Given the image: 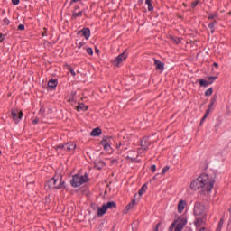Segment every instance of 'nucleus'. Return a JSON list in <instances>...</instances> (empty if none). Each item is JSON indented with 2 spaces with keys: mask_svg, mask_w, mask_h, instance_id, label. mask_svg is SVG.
Wrapping results in <instances>:
<instances>
[{
  "mask_svg": "<svg viewBox=\"0 0 231 231\" xmlns=\"http://www.w3.org/2000/svg\"><path fill=\"white\" fill-rule=\"evenodd\" d=\"M190 188L192 190L201 189L203 194L206 192H212V189H214V180H210L208 175L204 173L190 183Z\"/></svg>",
  "mask_w": 231,
  "mask_h": 231,
  "instance_id": "1",
  "label": "nucleus"
},
{
  "mask_svg": "<svg viewBox=\"0 0 231 231\" xmlns=\"http://www.w3.org/2000/svg\"><path fill=\"white\" fill-rule=\"evenodd\" d=\"M88 174H85L84 176H79V174H76L72 177V180H70L71 187H74V189H77V187H80L83 185V183H88Z\"/></svg>",
  "mask_w": 231,
  "mask_h": 231,
  "instance_id": "2",
  "label": "nucleus"
},
{
  "mask_svg": "<svg viewBox=\"0 0 231 231\" xmlns=\"http://www.w3.org/2000/svg\"><path fill=\"white\" fill-rule=\"evenodd\" d=\"M193 214L195 217H201L205 215V204L201 202H196L193 208Z\"/></svg>",
  "mask_w": 231,
  "mask_h": 231,
  "instance_id": "3",
  "label": "nucleus"
},
{
  "mask_svg": "<svg viewBox=\"0 0 231 231\" xmlns=\"http://www.w3.org/2000/svg\"><path fill=\"white\" fill-rule=\"evenodd\" d=\"M47 185H48L49 189H62V188L65 187L64 186V181H62V180H60V181L59 182V180L57 179H55V177H52L47 182Z\"/></svg>",
  "mask_w": 231,
  "mask_h": 231,
  "instance_id": "4",
  "label": "nucleus"
},
{
  "mask_svg": "<svg viewBox=\"0 0 231 231\" xmlns=\"http://www.w3.org/2000/svg\"><path fill=\"white\" fill-rule=\"evenodd\" d=\"M54 149H56V151H58V149H61L62 151H75V149H77V143L69 142L65 144L57 145Z\"/></svg>",
  "mask_w": 231,
  "mask_h": 231,
  "instance_id": "5",
  "label": "nucleus"
},
{
  "mask_svg": "<svg viewBox=\"0 0 231 231\" xmlns=\"http://www.w3.org/2000/svg\"><path fill=\"white\" fill-rule=\"evenodd\" d=\"M141 148L138 149V152H142L143 151H147L149 147H151V141L148 136H144L141 139Z\"/></svg>",
  "mask_w": 231,
  "mask_h": 231,
  "instance_id": "6",
  "label": "nucleus"
},
{
  "mask_svg": "<svg viewBox=\"0 0 231 231\" xmlns=\"http://www.w3.org/2000/svg\"><path fill=\"white\" fill-rule=\"evenodd\" d=\"M23 111L17 110V109H13L11 111V116L14 122V124H19V122H21V118H23Z\"/></svg>",
  "mask_w": 231,
  "mask_h": 231,
  "instance_id": "7",
  "label": "nucleus"
},
{
  "mask_svg": "<svg viewBox=\"0 0 231 231\" xmlns=\"http://www.w3.org/2000/svg\"><path fill=\"white\" fill-rule=\"evenodd\" d=\"M125 59H127V51H125L124 52H122L121 54H119L114 60V66H116V68H118V66H120V64H122V62L124 60H125Z\"/></svg>",
  "mask_w": 231,
  "mask_h": 231,
  "instance_id": "8",
  "label": "nucleus"
},
{
  "mask_svg": "<svg viewBox=\"0 0 231 231\" xmlns=\"http://www.w3.org/2000/svg\"><path fill=\"white\" fill-rule=\"evenodd\" d=\"M154 64H155V69L157 71H163L165 69V64L162 63L160 60H156V58L153 59Z\"/></svg>",
  "mask_w": 231,
  "mask_h": 231,
  "instance_id": "9",
  "label": "nucleus"
},
{
  "mask_svg": "<svg viewBox=\"0 0 231 231\" xmlns=\"http://www.w3.org/2000/svg\"><path fill=\"white\" fill-rule=\"evenodd\" d=\"M194 225L196 228H201L203 225H205V216H202L200 217H196V220L194 221Z\"/></svg>",
  "mask_w": 231,
  "mask_h": 231,
  "instance_id": "10",
  "label": "nucleus"
},
{
  "mask_svg": "<svg viewBox=\"0 0 231 231\" xmlns=\"http://www.w3.org/2000/svg\"><path fill=\"white\" fill-rule=\"evenodd\" d=\"M79 33H82L83 37L88 41L91 35V30L89 28H83Z\"/></svg>",
  "mask_w": 231,
  "mask_h": 231,
  "instance_id": "11",
  "label": "nucleus"
},
{
  "mask_svg": "<svg viewBox=\"0 0 231 231\" xmlns=\"http://www.w3.org/2000/svg\"><path fill=\"white\" fill-rule=\"evenodd\" d=\"M134 205H136V200L133 199L124 209V214H127L129 210H132V208H134Z\"/></svg>",
  "mask_w": 231,
  "mask_h": 231,
  "instance_id": "12",
  "label": "nucleus"
},
{
  "mask_svg": "<svg viewBox=\"0 0 231 231\" xmlns=\"http://www.w3.org/2000/svg\"><path fill=\"white\" fill-rule=\"evenodd\" d=\"M185 207H187V202L183 199L180 200V202L178 204L179 214H181V212H183V210H185Z\"/></svg>",
  "mask_w": 231,
  "mask_h": 231,
  "instance_id": "13",
  "label": "nucleus"
},
{
  "mask_svg": "<svg viewBox=\"0 0 231 231\" xmlns=\"http://www.w3.org/2000/svg\"><path fill=\"white\" fill-rule=\"evenodd\" d=\"M127 145H129V142L126 141H119L118 143H116V149H120L122 147V150L127 149Z\"/></svg>",
  "mask_w": 231,
  "mask_h": 231,
  "instance_id": "14",
  "label": "nucleus"
},
{
  "mask_svg": "<svg viewBox=\"0 0 231 231\" xmlns=\"http://www.w3.org/2000/svg\"><path fill=\"white\" fill-rule=\"evenodd\" d=\"M106 212H107V208L103 204L102 207L98 208V209H97V216H98V217H101V216H104V214H106Z\"/></svg>",
  "mask_w": 231,
  "mask_h": 231,
  "instance_id": "15",
  "label": "nucleus"
},
{
  "mask_svg": "<svg viewBox=\"0 0 231 231\" xmlns=\"http://www.w3.org/2000/svg\"><path fill=\"white\" fill-rule=\"evenodd\" d=\"M102 134V129L97 127L93 129L90 133V136H100Z\"/></svg>",
  "mask_w": 231,
  "mask_h": 231,
  "instance_id": "16",
  "label": "nucleus"
},
{
  "mask_svg": "<svg viewBox=\"0 0 231 231\" xmlns=\"http://www.w3.org/2000/svg\"><path fill=\"white\" fill-rule=\"evenodd\" d=\"M101 145L104 146L105 151H109V149H111V144H109V143H107V139H106V138L102 139Z\"/></svg>",
  "mask_w": 231,
  "mask_h": 231,
  "instance_id": "17",
  "label": "nucleus"
},
{
  "mask_svg": "<svg viewBox=\"0 0 231 231\" xmlns=\"http://www.w3.org/2000/svg\"><path fill=\"white\" fill-rule=\"evenodd\" d=\"M57 79H51L48 82V88H50L51 89H55L57 88Z\"/></svg>",
  "mask_w": 231,
  "mask_h": 231,
  "instance_id": "18",
  "label": "nucleus"
},
{
  "mask_svg": "<svg viewBox=\"0 0 231 231\" xmlns=\"http://www.w3.org/2000/svg\"><path fill=\"white\" fill-rule=\"evenodd\" d=\"M106 230H109V225H107L106 223L99 224L97 227V231H106Z\"/></svg>",
  "mask_w": 231,
  "mask_h": 231,
  "instance_id": "19",
  "label": "nucleus"
},
{
  "mask_svg": "<svg viewBox=\"0 0 231 231\" xmlns=\"http://www.w3.org/2000/svg\"><path fill=\"white\" fill-rule=\"evenodd\" d=\"M88 106H85L84 103H79V106H76L77 111H88Z\"/></svg>",
  "mask_w": 231,
  "mask_h": 231,
  "instance_id": "20",
  "label": "nucleus"
},
{
  "mask_svg": "<svg viewBox=\"0 0 231 231\" xmlns=\"http://www.w3.org/2000/svg\"><path fill=\"white\" fill-rule=\"evenodd\" d=\"M104 206L106 208V210L108 208H116V203H115L114 201L107 202L106 204H104Z\"/></svg>",
  "mask_w": 231,
  "mask_h": 231,
  "instance_id": "21",
  "label": "nucleus"
},
{
  "mask_svg": "<svg viewBox=\"0 0 231 231\" xmlns=\"http://www.w3.org/2000/svg\"><path fill=\"white\" fill-rule=\"evenodd\" d=\"M210 109H211V108L208 107V108L206 110V113H205L204 116L202 117V119H201V121H200V125H203V122H205V119H207V118L208 117V115H210Z\"/></svg>",
  "mask_w": 231,
  "mask_h": 231,
  "instance_id": "22",
  "label": "nucleus"
},
{
  "mask_svg": "<svg viewBox=\"0 0 231 231\" xmlns=\"http://www.w3.org/2000/svg\"><path fill=\"white\" fill-rule=\"evenodd\" d=\"M147 190V184H143L142 188L139 189V196H143L144 192Z\"/></svg>",
  "mask_w": 231,
  "mask_h": 231,
  "instance_id": "23",
  "label": "nucleus"
},
{
  "mask_svg": "<svg viewBox=\"0 0 231 231\" xmlns=\"http://www.w3.org/2000/svg\"><path fill=\"white\" fill-rule=\"evenodd\" d=\"M212 84V81H207L205 79H200L199 80V85L203 86L204 88H207V86Z\"/></svg>",
  "mask_w": 231,
  "mask_h": 231,
  "instance_id": "24",
  "label": "nucleus"
},
{
  "mask_svg": "<svg viewBox=\"0 0 231 231\" xmlns=\"http://www.w3.org/2000/svg\"><path fill=\"white\" fill-rule=\"evenodd\" d=\"M216 100H217V95H214L210 100V104L208 105L209 108H212V106L216 104Z\"/></svg>",
  "mask_w": 231,
  "mask_h": 231,
  "instance_id": "25",
  "label": "nucleus"
},
{
  "mask_svg": "<svg viewBox=\"0 0 231 231\" xmlns=\"http://www.w3.org/2000/svg\"><path fill=\"white\" fill-rule=\"evenodd\" d=\"M83 12L79 11V12H73L72 13V17L73 19H77V17H82Z\"/></svg>",
  "mask_w": 231,
  "mask_h": 231,
  "instance_id": "26",
  "label": "nucleus"
},
{
  "mask_svg": "<svg viewBox=\"0 0 231 231\" xmlns=\"http://www.w3.org/2000/svg\"><path fill=\"white\" fill-rule=\"evenodd\" d=\"M212 93H214V89L210 88L205 91V97H210Z\"/></svg>",
  "mask_w": 231,
  "mask_h": 231,
  "instance_id": "27",
  "label": "nucleus"
},
{
  "mask_svg": "<svg viewBox=\"0 0 231 231\" xmlns=\"http://www.w3.org/2000/svg\"><path fill=\"white\" fill-rule=\"evenodd\" d=\"M214 23H210L209 24H208V28H209V30H210V33H214V32H216V29L214 28Z\"/></svg>",
  "mask_w": 231,
  "mask_h": 231,
  "instance_id": "28",
  "label": "nucleus"
},
{
  "mask_svg": "<svg viewBox=\"0 0 231 231\" xmlns=\"http://www.w3.org/2000/svg\"><path fill=\"white\" fill-rule=\"evenodd\" d=\"M199 3H203L200 0H197L195 2L191 3V8H194L195 6H198V5H199Z\"/></svg>",
  "mask_w": 231,
  "mask_h": 231,
  "instance_id": "29",
  "label": "nucleus"
},
{
  "mask_svg": "<svg viewBox=\"0 0 231 231\" xmlns=\"http://www.w3.org/2000/svg\"><path fill=\"white\" fill-rule=\"evenodd\" d=\"M66 67H67V69H69V71H70L71 75L73 77H75V70H73V69H71V66L66 65Z\"/></svg>",
  "mask_w": 231,
  "mask_h": 231,
  "instance_id": "30",
  "label": "nucleus"
},
{
  "mask_svg": "<svg viewBox=\"0 0 231 231\" xmlns=\"http://www.w3.org/2000/svg\"><path fill=\"white\" fill-rule=\"evenodd\" d=\"M179 225H180V226H182L184 227L185 225H187V219L186 218L180 219Z\"/></svg>",
  "mask_w": 231,
  "mask_h": 231,
  "instance_id": "31",
  "label": "nucleus"
},
{
  "mask_svg": "<svg viewBox=\"0 0 231 231\" xmlns=\"http://www.w3.org/2000/svg\"><path fill=\"white\" fill-rule=\"evenodd\" d=\"M183 230V226H180V224H178L175 227L174 231H181Z\"/></svg>",
  "mask_w": 231,
  "mask_h": 231,
  "instance_id": "32",
  "label": "nucleus"
},
{
  "mask_svg": "<svg viewBox=\"0 0 231 231\" xmlns=\"http://www.w3.org/2000/svg\"><path fill=\"white\" fill-rule=\"evenodd\" d=\"M171 39L172 41H174L176 42V44H180L181 42V39L180 38L174 39V37H171Z\"/></svg>",
  "mask_w": 231,
  "mask_h": 231,
  "instance_id": "33",
  "label": "nucleus"
},
{
  "mask_svg": "<svg viewBox=\"0 0 231 231\" xmlns=\"http://www.w3.org/2000/svg\"><path fill=\"white\" fill-rule=\"evenodd\" d=\"M169 169H171V167L165 166V167L162 169L161 174H162V175L165 174V172H167V171H169Z\"/></svg>",
  "mask_w": 231,
  "mask_h": 231,
  "instance_id": "34",
  "label": "nucleus"
},
{
  "mask_svg": "<svg viewBox=\"0 0 231 231\" xmlns=\"http://www.w3.org/2000/svg\"><path fill=\"white\" fill-rule=\"evenodd\" d=\"M5 26H8L10 24V20L8 18H5L3 21Z\"/></svg>",
  "mask_w": 231,
  "mask_h": 231,
  "instance_id": "35",
  "label": "nucleus"
},
{
  "mask_svg": "<svg viewBox=\"0 0 231 231\" xmlns=\"http://www.w3.org/2000/svg\"><path fill=\"white\" fill-rule=\"evenodd\" d=\"M175 226H176V222L172 223V224L170 226L169 231H173Z\"/></svg>",
  "mask_w": 231,
  "mask_h": 231,
  "instance_id": "36",
  "label": "nucleus"
},
{
  "mask_svg": "<svg viewBox=\"0 0 231 231\" xmlns=\"http://www.w3.org/2000/svg\"><path fill=\"white\" fill-rule=\"evenodd\" d=\"M154 10V6H152V4L148 5V11L152 12Z\"/></svg>",
  "mask_w": 231,
  "mask_h": 231,
  "instance_id": "37",
  "label": "nucleus"
},
{
  "mask_svg": "<svg viewBox=\"0 0 231 231\" xmlns=\"http://www.w3.org/2000/svg\"><path fill=\"white\" fill-rule=\"evenodd\" d=\"M87 53H88V55H93V49L92 48H88L87 49Z\"/></svg>",
  "mask_w": 231,
  "mask_h": 231,
  "instance_id": "38",
  "label": "nucleus"
},
{
  "mask_svg": "<svg viewBox=\"0 0 231 231\" xmlns=\"http://www.w3.org/2000/svg\"><path fill=\"white\" fill-rule=\"evenodd\" d=\"M217 79V77L213 76V77H209L208 80H209V82H214V80H216Z\"/></svg>",
  "mask_w": 231,
  "mask_h": 231,
  "instance_id": "39",
  "label": "nucleus"
},
{
  "mask_svg": "<svg viewBox=\"0 0 231 231\" xmlns=\"http://www.w3.org/2000/svg\"><path fill=\"white\" fill-rule=\"evenodd\" d=\"M116 162H118V159H111L110 160L111 165H115L116 163Z\"/></svg>",
  "mask_w": 231,
  "mask_h": 231,
  "instance_id": "40",
  "label": "nucleus"
},
{
  "mask_svg": "<svg viewBox=\"0 0 231 231\" xmlns=\"http://www.w3.org/2000/svg\"><path fill=\"white\" fill-rule=\"evenodd\" d=\"M216 17H217V15H216V14H209L208 19L212 20V19H216Z\"/></svg>",
  "mask_w": 231,
  "mask_h": 231,
  "instance_id": "41",
  "label": "nucleus"
},
{
  "mask_svg": "<svg viewBox=\"0 0 231 231\" xmlns=\"http://www.w3.org/2000/svg\"><path fill=\"white\" fill-rule=\"evenodd\" d=\"M151 171H152V172H156V165H152L151 166Z\"/></svg>",
  "mask_w": 231,
  "mask_h": 231,
  "instance_id": "42",
  "label": "nucleus"
},
{
  "mask_svg": "<svg viewBox=\"0 0 231 231\" xmlns=\"http://www.w3.org/2000/svg\"><path fill=\"white\" fill-rule=\"evenodd\" d=\"M18 30H20L21 32H23V30H24V24H20V25H18Z\"/></svg>",
  "mask_w": 231,
  "mask_h": 231,
  "instance_id": "43",
  "label": "nucleus"
},
{
  "mask_svg": "<svg viewBox=\"0 0 231 231\" xmlns=\"http://www.w3.org/2000/svg\"><path fill=\"white\" fill-rule=\"evenodd\" d=\"M126 159L131 160V162H134L136 160V157L127 156Z\"/></svg>",
  "mask_w": 231,
  "mask_h": 231,
  "instance_id": "44",
  "label": "nucleus"
},
{
  "mask_svg": "<svg viewBox=\"0 0 231 231\" xmlns=\"http://www.w3.org/2000/svg\"><path fill=\"white\" fill-rule=\"evenodd\" d=\"M5 41V34H0V42H3Z\"/></svg>",
  "mask_w": 231,
  "mask_h": 231,
  "instance_id": "45",
  "label": "nucleus"
},
{
  "mask_svg": "<svg viewBox=\"0 0 231 231\" xmlns=\"http://www.w3.org/2000/svg\"><path fill=\"white\" fill-rule=\"evenodd\" d=\"M12 3L16 6V5H19V0H12Z\"/></svg>",
  "mask_w": 231,
  "mask_h": 231,
  "instance_id": "46",
  "label": "nucleus"
},
{
  "mask_svg": "<svg viewBox=\"0 0 231 231\" xmlns=\"http://www.w3.org/2000/svg\"><path fill=\"white\" fill-rule=\"evenodd\" d=\"M223 219H220L219 223H218V226H220L221 228H223Z\"/></svg>",
  "mask_w": 231,
  "mask_h": 231,
  "instance_id": "47",
  "label": "nucleus"
},
{
  "mask_svg": "<svg viewBox=\"0 0 231 231\" xmlns=\"http://www.w3.org/2000/svg\"><path fill=\"white\" fill-rule=\"evenodd\" d=\"M98 165L99 167H104L106 164L102 161H99Z\"/></svg>",
  "mask_w": 231,
  "mask_h": 231,
  "instance_id": "48",
  "label": "nucleus"
},
{
  "mask_svg": "<svg viewBox=\"0 0 231 231\" xmlns=\"http://www.w3.org/2000/svg\"><path fill=\"white\" fill-rule=\"evenodd\" d=\"M43 30H44V32H42V37H46V35H48L47 33H46V28H43Z\"/></svg>",
  "mask_w": 231,
  "mask_h": 231,
  "instance_id": "49",
  "label": "nucleus"
},
{
  "mask_svg": "<svg viewBox=\"0 0 231 231\" xmlns=\"http://www.w3.org/2000/svg\"><path fill=\"white\" fill-rule=\"evenodd\" d=\"M32 124H34V125H35V124H39V119H37V118L34 119V120L32 121Z\"/></svg>",
  "mask_w": 231,
  "mask_h": 231,
  "instance_id": "50",
  "label": "nucleus"
},
{
  "mask_svg": "<svg viewBox=\"0 0 231 231\" xmlns=\"http://www.w3.org/2000/svg\"><path fill=\"white\" fill-rule=\"evenodd\" d=\"M158 178V174H156L155 176H153V178L150 180V181H154V180H156Z\"/></svg>",
  "mask_w": 231,
  "mask_h": 231,
  "instance_id": "51",
  "label": "nucleus"
},
{
  "mask_svg": "<svg viewBox=\"0 0 231 231\" xmlns=\"http://www.w3.org/2000/svg\"><path fill=\"white\" fill-rule=\"evenodd\" d=\"M159 228H160V223H159V224H157V226H156V227H155L154 231H159Z\"/></svg>",
  "mask_w": 231,
  "mask_h": 231,
  "instance_id": "52",
  "label": "nucleus"
},
{
  "mask_svg": "<svg viewBox=\"0 0 231 231\" xmlns=\"http://www.w3.org/2000/svg\"><path fill=\"white\" fill-rule=\"evenodd\" d=\"M151 1H152V0H145V4L148 5H152V4H151Z\"/></svg>",
  "mask_w": 231,
  "mask_h": 231,
  "instance_id": "53",
  "label": "nucleus"
},
{
  "mask_svg": "<svg viewBox=\"0 0 231 231\" xmlns=\"http://www.w3.org/2000/svg\"><path fill=\"white\" fill-rule=\"evenodd\" d=\"M213 66L215 67V68H219V64H217V63H213Z\"/></svg>",
  "mask_w": 231,
  "mask_h": 231,
  "instance_id": "54",
  "label": "nucleus"
},
{
  "mask_svg": "<svg viewBox=\"0 0 231 231\" xmlns=\"http://www.w3.org/2000/svg\"><path fill=\"white\" fill-rule=\"evenodd\" d=\"M100 50H98L97 48L95 49V53H99Z\"/></svg>",
  "mask_w": 231,
  "mask_h": 231,
  "instance_id": "55",
  "label": "nucleus"
},
{
  "mask_svg": "<svg viewBox=\"0 0 231 231\" xmlns=\"http://www.w3.org/2000/svg\"><path fill=\"white\" fill-rule=\"evenodd\" d=\"M221 228H222V227H220L219 226H217V231H221Z\"/></svg>",
  "mask_w": 231,
  "mask_h": 231,
  "instance_id": "56",
  "label": "nucleus"
},
{
  "mask_svg": "<svg viewBox=\"0 0 231 231\" xmlns=\"http://www.w3.org/2000/svg\"><path fill=\"white\" fill-rule=\"evenodd\" d=\"M82 46H84V44L82 42H79V48H82Z\"/></svg>",
  "mask_w": 231,
  "mask_h": 231,
  "instance_id": "57",
  "label": "nucleus"
},
{
  "mask_svg": "<svg viewBox=\"0 0 231 231\" xmlns=\"http://www.w3.org/2000/svg\"><path fill=\"white\" fill-rule=\"evenodd\" d=\"M79 1H80V0H71V3H77Z\"/></svg>",
  "mask_w": 231,
  "mask_h": 231,
  "instance_id": "58",
  "label": "nucleus"
},
{
  "mask_svg": "<svg viewBox=\"0 0 231 231\" xmlns=\"http://www.w3.org/2000/svg\"><path fill=\"white\" fill-rule=\"evenodd\" d=\"M213 23H214V26H216V24H217V21H216V20Z\"/></svg>",
  "mask_w": 231,
  "mask_h": 231,
  "instance_id": "59",
  "label": "nucleus"
},
{
  "mask_svg": "<svg viewBox=\"0 0 231 231\" xmlns=\"http://www.w3.org/2000/svg\"><path fill=\"white\" fill-rule=\"evenodd\" d=\"M111 231H115V226H112Z\"/></svg>",
  "mask_w": 231,
  "mask_h": 231,
  "instance_id": "60",
  "label": "nucleus"
},
{
  "mask_svg": "<svg viewBox=\"0 0 231 231\" xmlns=\"http://www.w3.org/2000/svg\"><path fill=\"white\" fill-rule=\"evenodd\" d=\"M228 15H231V12L227 13Z\"/></svg>",
  "mask_w": 231,
  "mask_h": 231,
  "instance_id": "61",
  "label": "nucleus"
},
{
  "mask_svg": "<svg viewBox=\"0 0 231 231\" xmlns=\"http://www.w3.org/2000/svg\"><path fill=\"white\" fill-rule=\"evenodd\" d=\"M140 3H143V0H141Z\"/></svg>",
  "mask_w": 231,
  "mask_h": 231,
  "instance_id": "62",
  "label": "nucleus"
},
{
  "mask_svg": "<svg viewBox=\"0 0 231 231\" xmlns=\"http://www.w3.org/2000/svg\"><path fill=\"white\" fill-rule=\"evenodd\" d=\"M2 154V152H1V150H0V155Z\"/></svg>",
  "mask_w": 231,
  "mask_h": 231,
  "instance_id": "63",
  "label": "nucleus"
}]
</instances>
